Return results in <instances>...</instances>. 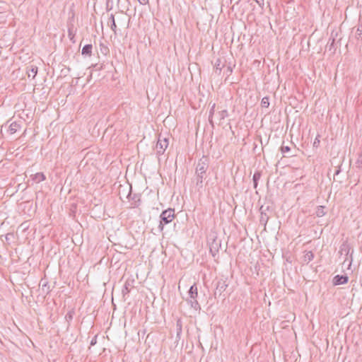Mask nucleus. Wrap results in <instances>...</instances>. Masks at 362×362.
<instances>
[{
  "mask_svg": "<svg viewBox=\"0 0 362 362\" xmlns=\"http://www.w3.org/2000/svg\"><path fill=\"white\" fill-rule=\"evenodd\" d=\"M110 21L111 23L110 28L115 33L117 25L115 23V17L112 14L110 16Z\"/></svg>",
  "mask_w": 362,
  "mask_h": 362,
  "instance_id": "13",
  "label": "nucleus"
},
{
  "mask_svg": "<svg viewBox=\"0 0 362 362\" xmlns=\"http://www.w3.org/2000/svg\"><path fill=\"white\" fill-rule=\"evenodd\" d=\"M261 106L262 107H268L269 106V97H264L262 99Z\"/></svg>",
  "mask_w": 362,
  "mask_h": 362,
  "instance_id": "14",
  "label": "nucleus"
},
{
  "mask_svg": "<svg viewBox=\"0 0 362 362\" xmlns=\"http://www.w3.org/2000/svg\"><path fill=\"white\" fill-rule=\"evenodd\" d=\"M140 4L146 5L148 4V0H138Z\"/></svg>",
  "mask_w": 362,
  "mask_h": 362,
  "instance_id": "24",
  "label": "nucleus"
},
{
  "mask_svg": "<svg viewBox=\"0 0 362 362\" xmlns=\"http://www.w3.org/2000/svg\"><path fill=\"white\" fill-rule=\"evenodd\" d=\"M259 6H262L264 4V3L261 4L259 0H255Z\"/></svg>",
  "mask_w": 362,
  "mask_h": 362,
  "instance_id": "26",
  "label": "nucleus"
},
{
  "mask_svg": "<svg viewBox=\"0 0 362 362\" xmlns=\"http://www.w3.org/2000/svg\"><path fill=\"white\" fill-rule=\"evenodd\" d=\"M214 107H215V104L213 105V107L210 111L209 118H211V115L212 112H214ZM209 121L211 122V119H209Z\"/></svg>",
  "mask_w": 362,
  "mask_h": 362,
  "instance_id": "25",
  "label": "nucleus"
},
{
  "mask_svg": "<svg viewBox=\"0 0 362 362\" xmlns=\"http://www.w3.org/2000/svg\"><path fill=\"white\" fill-rule=\"evenodd\" d=\"M169 141L167 137L160 134L158 138L157 144L156 146V151L158 155L163 154L165 149L168 146Z\"/></svg>",
  "mask_w": 362,
  "mask_h": 362,
  "instance_id": "3",
  "label": "nucleus"
},
{
  "mask_svg": "<svg viewBox=\"0 0 362 362\" xmlns=\"http://www.w3.org/2000/svg\"><path fill=\"white\" fill-rule=\"evenodd\" d=\"M262 206L260 208V210H261V218H260V221L261 222H264L265 223L267 222L268 221V216L266 215V214H264L263 211H262Z\"/></svg>",
  "mask_w": 362,
  "mask_h": 362,
  "instance_id": "16",
  "label": "nucleus"
},
{
  "mask_svg": "<svg viewBox=\"0 0 362 362\" xmlns=\"http://www.w3.org/2000/svg\"><path fill=\"white\" fill-rule=\"evenodd\" d=\"M20 128V124L16 122H12L9 126V132L11 134H15Z\"/></svg>",
  "mask_w": 362,
  "mask_h": 362,
  "instance_id": "10",
  "label": "nucleus"
},
{
  "mask_svg": "<svg viewBox=\"0 0 362 362\" xmlns=\"http://www.w3.org/2000/svg\"><path fill=\"white\" fill-rule=\"evenodd\" d=\"M326 214L325 210V206H319L317 208V210L315 211V214L317 217H322Z\"/></svg>",
  "mask_w": 362,
  "mask_h": 362,
  "instance_id": "11",
  "label": "nucleus"
},
{
  "mask_svg": "<svg viewBox=\"0 0 362 362\" xmlns=\"http://www.w3.org/2000/svg\"><path fill=\"white\" fill-rule=\"evenodd\" d=\"M69 37L72 36V34L70 30H69Z\"/></svg>",
  "mask_w": 362,
  "mask_h": 362,
  "instance_id": "27",
  "label": "nucleus"
},
{
  "mask_svg": "<svg viewBox=\"0 0 362 362\" xmlns=\"http://www.w3.org/2000/svg\"><path fill=\"white\" fill-rule=\"evenodd\" d=\"M290 150H291L290 147L287 146H283L281 148V151L282 153H286L290 151Z\"/></svg>",
  "mask_w": 362,
  "mask_h": 362,
  "instance_id": "20",
  "label": "nucleus"
},
{
  "mask_svg": "<svg viewBox=\"0 0 362 362\" xmlns=\"http://www.w3.org/2000/svg\"><path fill=\"white\" fill-rule=\"evenodd\" d=\"M220 120L224 119L228 116V112L226 110L219 112Z\"/></svg>",
  "mask_w": 362,
  "mask_h": 362,
  "instance_id": "18",
  "label": "nucleus"
},
{
  "mask_svg": "<svg viewBox=\"0 0 362 362\" xmlns=\"http://www.w3.org/2000/svg\"><path fill=\"white\" fill-rule=\"evenodd\" d=\"M356 167L358 168H362V153L358 155V157L356 161Z\"/></svg>",
  "mask_w": 362,
  "mask_h": 362,
  "instance_id": "17",
  "label": "nucleus"
},
{
  "mask_svg": "<svg viewBox=\"0 0 362 362\" xmlns=\"http://www.w3.org/2000/svg\"><path fill=\"white\" fill-rule=\"evenodd\" d=\"M320 143V135H317L316 136V138L314 140V142H313V146L314 147H318L319 144Z\"/></svg>",
  "mask_w": 362,
  "mask_h": 362,
  "instance_id": "19",
  "label": "nucleus"
},
{
  "mask_svg": "<svg viewBox=\"0 0 362 362\" xmlns=\"http://www.w3.org/2000/svg\"><path fill=\"white\" fill-rule=\"evenodd\" d=\"M129 284L127 283H125L124 284V288L122 289V293L124 295L125 293H127L129 292Z\"/></svg>",
  "mask_w": 362,
  "mask_h": 362,
  "instance_id": "21",
  "label": "nucleus"
},
{
  "mask_svg": "<svg viewBox=\"0 0 362 362\" xmlns=\"http://www.w3.org/2000/svg\"><path fill=\"white\" fill-rule=\"evenodd\" d=\"M356 37L357 39H362V23L356 29Z\"/></svg>",
  "mask_w": 362,
  "mask_h": 362,
  "instance_id": "15",
  "label": "nucleus"
},
{
  "mask_svg": "<svg viewBox=\"0 0 362 362\" xmlns=\"http://www.w3.org/2000/svg\"><path fill=\"white\" fill-rule=\"evenodd\" d=\"M314 258V254L311 251H305L303 257V262L308 264Z\"/></svg>",
  "mask_w": 362,
  "mask_h": 362,
  "instance_id": "7",
  "label": "nucleus"
},
{
  "mask_svg": "<svg viewBox=\"0 0 362 362\" xmlns=\"http://www.w3.org/2000/svg\"><path fill=\"white\" fill-rule=\"evenodd\" d=\"M189 295L192 299L197 298V297L198 296V291H197V286L195 284L194 285L191 286V287L189 290Z\"/></svg>",
  "mask_w": 362,
  "mask_h": 362,
  "instance_id": "8",
  "label": "nucleus"
},
{
  "mask_svg": "<svg viewBox=\"0 0 362 362\" xmlns=\"http://www.w3.org/2000/svg\"><path fill=\"white\" fill-rule=\"evenodd\" d=\"M93 46L91 44L86 45L81 50V54L86 57H90L92 54Z\"/></svg>",
  "mask_w": 362,
  "mask_h": 362,
  "instance_id": "5",
  "label": "nucleus"
},
{
  "mask_svg": "<svg viewBox=\"0 0 362 362\" xmlns=\"http://www.w3.org/2000/svg\"><path fill=\"white\" fill-rule=\"evenodd\" d=\"M160 221L158 226L159 230H163L164 224L170 223L175 218V211L172 209H168L163 211L160 214Z\"/></svg>",
  "mask_w": 362,
  "mask_h": 362,
  "instance_id": "2",
  "label": "nucleus"
},
{
  "mask_svg": "<svg viewBox=\"0 0 362 362\" xmlns=\"http://www.w3.org/2000/svg\"><path fill=\"white\" fill-rule=\"evenodd\" d=\"M348 276L346 275H337L333 278L332 283L334 285H341L348 282Z\"/></svg>",
  "mask_w": 362,
  "mask_h": 362,
  "instance_id": "4",
  "label": "nucleus"
},
{
  "mask_svg": "<svg viewBox=\"0 0 362 362\" xmlns=\"http://www.w3.org/2000/svg\"><path fill=\"white\" fill-rule=\"evenodd\" d=\"M194 301H191V306L195 309H197V307L199 306V303L196 299H193Z\"/></svg>",
  "mask_w": 362,
  "mask_h": 362,
  "instance_id": "22",
  "label": "nucleus"
},
{
  "mask_svg": "<svg viewBox=\"0 0 362 362\" xmlns=\"http://www.w3.org/2000/svg\"><path fill=\"white\" fill-rule=\"evenodd\" d=\"M334 40L333 39V40H332V43H331L330 46H332V45L334 44Z\"/></svg>",
  "mask_w": 362,
  "mask_h": 362,
  "instance_id": "28",
  "label": "nucleus"
},
{
  "mask_svg": "<svg viewBox=\"0 0 362 362\" xmlns=\"http://www.w3.org/2000/svg\"><path fill=\"white\" fill-rule=\"evenodd\" d=\"M207 168H208L207 158L203 157L198 161V163H197V168H196V174L197 176V185H198V186L202 185L203 177H204V175L206 173Z\"/></svg>",
  "mask_w": 362,
  "mask_h": 362,
  "instance_id": "1",
  "label": "nucleus"
},
{
  "mask_svg": "<svg viewBox=\"0 0 362 362\" xmlns=\"http://www.w3.org/2000/svg\"><path fill=\"white\" fill-rule=\"evenodd\" d=\"M97 343V336H95L90 341V346H94Z\"/></svg>",
  "mask_w": 362,
  "mask_h": 362,
  "instance_id": "23",
  "label": "nucleus"
},
{
  "mask_svg": "<svg viewBox=\"0 0 362 362\" xmlns=\"http://www.w3.org/2000/svg\"><path fill=\"white\" fill-rule=\"evenodd\" d=\"M32 180L35 181L36 183H40L42 181H44L46 179L45 175L42 173H37L35 175H31Z\"/></svg>",
  "mask_w": 362,
  "mask_h": 362,
  "instance_id": "6",
  "label": "nucleus"
},
{
  "mask_svg": "<svg viewBox=\"0 0 362 362\" xmlns=\"http://www.w3.org/2000/svg\"><path fill=\"white\" fill-rule=\"evenodd\" d=\"M28 75L29 77H32L33 78H34L35 77V76L37 75V66H31L28 69Z\"/></svg>",
  "mask_w": 362,
  "mask_h": 362,
  "instance_id": "9",
  "label": "nucleus"
},
{
  "mask_svg": "<svg viewBox=\"0 0 362 362\" xmlns=\"http://www.w3.org/2000/svg\"><path fill=\"white\" fill-rule=\"evenodd\" d=\"M260 177H261V174L259 172H256L255 173V174L253 175V177H252V180H253V182H254V187L256 188L257 186V183H258V180L260 179Z\"/></svg>",
  "mask_w": 362,
  "mask_h": 362,
  "instance_id": "12",
  "label": "nucleus"
}]
</instances>
